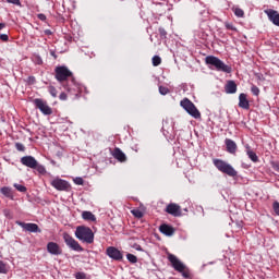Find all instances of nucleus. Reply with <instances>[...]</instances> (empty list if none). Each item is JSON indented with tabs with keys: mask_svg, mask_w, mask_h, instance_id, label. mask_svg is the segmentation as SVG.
Masks as SVG:
<instances>
[{
	"mask_svg": "<svg viewBox=\"0 0 279 279\" xmlns=\"http://www.w3.org/2000/svg\"><path fill=\"white\" fill-rule=\"evenodd\" d=\"M228 154H236V142L231 138L225 140Z\"/></svg>",
	"mask_w": 279,
	"mask_h": 279,
	"instance_id": "19",
	"label": "nucleus"
},
{
	"mask_svg": "<svg viewBox=\"0 0 279 279\" xmlns=\"http://www.w3.org/2000/svg\"><path fill=\"white\" fill-rule=\"evenodd\" d=\"M272 210L275 211V214L279 217V203L275 202L272 204Z\"/></svg>",
	"mask_w": 279,
	"mask_h": 279,
	"instance_id": "38",
	"label": "nucleus"
},
{
	"mask_svg": "<svg viewBox=\"0 0 279 279\" xmlns=\"http://www.w3.org/2000/svg\"><path fill=\"white\" fill-rule=\"evenodd\" d=\"M226 29H230L231 32H236V27L232 23H226L225 24Z\"/></svg>",
	"mask_w": 279,
	"mask_h": 279,
	"instance_id": "36",
	"label": "nucleus"
},
{
	"mask_svg": "<svg viewBox=\"0 0 279 279\" xmlns=\"http://www.w3.org/2000/svg\"><path fill=\"white\" fill-rule=\"evenodd\" d=\"M7 3H12L13 5H21V0H4Z\"/></svg>",
	"mask_w": 279,
	"mask_h": 279,
	"instance_id": "40",
	"label": "nucleus"
},
{
	"mask_svg": "<svg viewBox=\"0 0 279 279\" xmlns=\"http://www.w3.org/2000/svg\"><path fill=\"white\" fill-rule=\"evenodd\" d=\"M0 274H8V268L5 267V264L0 260Z\"/></svg>",
	"mask_w": 279,
	"mask_h": 279,
	"instance_id": "37",
	"label": "nucleus"
},
{
	"mask_svg": "<svg viewBox=\"0 0 279 279\" xmlns=\"http://www.w3.org/2000/svg\"><path fill=\"white\" fill-rule=\"evenodd\" d=\"M5 217H10V210H4Z\"/></svg>",
	"mask_w": 279,
	"mask_h": 279,
	"instance_id": "50",
	"label": "nucleus"
},
{
	"mask_svg": "<svg viewBox=\"0 0 279 279\" xmlns=\"http://www.w3.org/2000/svg\"><path fill=\"white\" fill-rule=\"evenodd\" d=\"M45 34H47L48 36H50V34H51V31H49V29H46V31H45Z\"/></svg>",
	"mask_w": 279,
	"mask_h": 279,
	"instance_id": "51",
	"label": "nucleus"
},
{
	"mask_svg": "<svg viewBox=\"0 0 279 279\" xmlns=\"http://www.w3.org/2000/svg\"><path fill=\"white\" fill-rule=\"evenodd\" d=\"M0 193L4 195V197H12V187L3 186L0 189Z\"/></svg>",
	"mask_w": 279,
	"mask_h": 279,
	"instance_id": "22",
	"label": "nucleus"
},
{
	"mask_svg": "<svg viewBox=\"0 0 279 279\" xmlns=\"http://www.w3.org/2000/svg\"><path fill=\"white\" fill-rule=\"evenodd\" d=\"M47 252H48V254H51V256L62 255V248L60 247V244H58L56 242H49L47 244Z\"/></svg>",
	"mask_w": 279,
	"mask_h": 279,
	"instance_id": "13",
	"label": "nucleus"
},
{
	"mask_svg": "<svg viewBox=\"0 0 279 279\" xmlns=\"http://www.w3.org/2000/svg\"><path fill=\"white\" fill-rule=\"evenodd\" d=\"M0 40H2L3 43H8V40H9L8 34H1Z\"/></svg>",
	"mask_w": 279,
	"mask_h": 279,
	"instance_id": "43",
	"label": "nucleus"
},
{
	"mask_svg": "<svg viewBox=\"0 0 279 279\" xmlns=\"http://www.w3.org/2000/svg\"><path fill=\"white\" fill-rule=\"evenodd\" d=\"M225 90L227 95H234V93H236V83L234 81H228Z\"/></svg>",
	"mask_w": 279,
	"mask_h": 279,
	"instance_id": "21",
	"label": "nucleus"
},
{
	"mask_svg": "<svg viewBox=\"0 0 279 279\" xmlns=\"http://www.w3.org/2000/svg\"><path fill=\"white\" fill-rule=\"evenodd\" d=\"M126 260H129V263H132V265H135V263H138V257H136V255L132 253H128Z\"/></svg>",
	"mask_w": 279,
	"mask_h": 279,
	"instance_id": "26",
	"label": "nucleus"
},
{
	"mask_svg": "<svg viewBox=\"0 0 279 279\" xmlns=\"http://www.w3.org/2000/svg\"><path fill=\"white\" fill-rule=\"evenodd\" d=\"M50 184L56 189V191H65L66 193L71 191V183L64 179L56 178L50 182Z\"/></svg>",
	"mask_w": 279,
	"mask_h": 279,
	"instance_id": "7",
	"label": "nucleus"
},
{
	"mask_svg": "<svg viewBox=\"0 0 279 279\" xmlns=\"http://www.w3.org/2000/svg\"><path fill=\"white\" fill-rule=\"evenodd\" d=\"M65 90L70 93V95H75V97H77V95H80V93H82V86H80V84H77L75 82V78H71V81L69 83H66L65 85H63Z\"/></svg>",
	"mask_w": 279,
	"mask_h": 279,
	"instance_id": "9",
	"label": "nucleus"
},
{
	"mask_svg": "<svg viewBox=\"0 0 279 279\" xmlns=\"http://www.w3.org/2000/svg\"><path fill=\"white\" fill-rule=\"evenodd\" d=\"M16 226H20V228H23V230H26V232H40V228L36 223L32 222H22V221H16Z\"/></svg>",
	"mask_w": 279,
	"mask_h": 279,
	"instance_id": "14",
	"label": "nucleus"
},
{
	"mask_svg": "<svg viewBox=\"0 0 279 279\" xmlns=\"http://www.w3.org/2000/svg\"><path fill=\"white\" fill-rule=\"evenodd\" d=\"M54 73L57 82H66L69 77H73V72H71V70L65 65L57 66L54 69Z\"/></svg>",
	"mask_w": 279,
	"mask_h": 279,
	"instance_id": "6",
	"label": "nucleus"
},
{
	"mask_svg": "<svg viewBox=\"0 0 279 279\" xmlns=\"http://www.w3.org/2000/svg\"><path fill=\"white\" fill-rule=\"evenodd\" d=\"M166 213L168 215H172V217H182V210L180 209V205L175 203H171L167 206Z\"/></svg>",
	"mask_w": 279,
	"mask_h": 279,
	"instance_id": "15",
	"label": "nucleus"
},
{
	"mask_svg": "<svg viewBox=\"0 0 279 279\" xmlns=\"http://www.w3.org/2000/svg\"><path fill=\"white\" fill-rule=\"evenodd\" d=\"M168 260L171 263L174 271L181 274L183 278H191V275L189 274V268L175 255L170 254L168 256Z\"/></svg>",
	"mask_w": 279,
	"mask_h": 279,
	"instance_id": "4",
	"label": "nucleus"
},
{
	"mask_svg": "<svg viewBox=\"0 0 279 279\" xmlns=\"http://www.w3.org/2000/svg\"><path fill=\"white\" fill-rule=\"evenodd\" d=\"M134 247L137 252H143V247H141V245L136 244Z\"/></svg>",
	"mask_w": 279,
	"mask_h": 279,
	"instance_id": "47",
	"label": "nucleus"
},
{
	"mask_svg": "<svg viewBox=\"0 0 279 279\" xmlns=\"http://www.w3.org/2000/svg\"><path fill=\"white\" fill-rule=\"evenodd\" d=\"M75 278L76 279H86V274H84V272H76Z\"/></svg>",
	"mask_w": 279,
	"mask_h": 279,
	"instance_id": "41",
	"label": "nucleus"
},
{
	"mask_svg": "<svg viewBox=\"0 0 279 279\" xmlns=\"http://www.w3.org/2000/svg\"><path fill=\"white\" fill-rule=\"evenodd\" d=\"M75 236L82 243H87L88 245L95 243V233L93 232V229H90L89 227H76Z\"/></svg>",
	"mask_w": 279,
	"mask_h": 279,
	"instance_id": "2",
	"label": "nucleus"
},
{
	"mask_svg": "<svg viewBox=\"0 0 279 279\" xmlns=\"http://www.w3.org/2000/svg\"><path fill=\"white\" fill-rule=\"evenodd\" d=\"M73 181L77 186H82L84 184V179H82V177H76Z\"/></svg>",
	"mask_w": 279,
	"mask_h": 279,
	"instance_id": "34",
	"label": "nucleus"
},
{
	"mask_svg": "<svg viewBox=\"0 0 279 279\" xmlns=\"http://www.w3.org/2000/svg\"><path fill=\"white\" fill-rule=\"evenodd\" d=\"M246 156H248L250 160H252V162H258V155H256V153H254V150H246Z\"/></svg>",
	"mask_w": 279,
	"mask_h": 279,
	"instance_id": "24",
	"label": "nucleus"
},
{
	"mask_svg": "<svg viewBox=\"0 0 279 279\" xmlns=\"http://www.w3.org/2000/svg\"><path fill=\"white\" fill-rule=\"evenodd\" d=\"M132 215L134 216V217H136L137 219H143V211H141L140 209H133L132 210Z\"/></svg>",
	"mask_w": 279,
	"mask_h": 279,
	"instance_id": "32",
	"label": "nucleus"
},
{
	"mask_svg": "<svg viewBox=\"0 0 279 279\" xmlns=\"http://www.w3.org/2000/svg\"><path fill=\"white\" fill-rule=\"evenodd\" d=\"M205 63L211 71H218L221 73H232V66L225 64L223 61H221V59L215 56H207L205 58Z\"/></svg>",
	"mask_w": 279,
	"mask_h": 279,
	"instance_id": "1",
	"label": "nucleus"
},
{
	"mask_svg": "<svg viewBox=\"0 0 279 279\" xmlns=\"http://www.w3.org/2000/svg\"><path fill=\"white\" fill-rule=\"evenodd\" d=\"M162 62V59H160L159 56H154L153 57V65L154 66H160V63Z\"/></svg>",
	"mask_w": 279,
	"mask_h": 279,
	"instance_id": "30",
	"label": "nucleus"
},
{
	"mask_svg": "<svg viewBox=\"0 0 279 279\" xmlns=\"http://www.w3.org/2000/svg\"><path fill=\"white\" fill-rule=\"evenodd\" d=\"M59 98L61 99V101H66V94L65 93H61Z\"/></svg>",
	"mask_w": 279,
	"mask_h": 279,
	"instance_id": "46",
	"label": "nucleus"
},
{
	"mask_svg": "<svg viewBox=\"0 0 279 279\" xmlns=\"http://www.w3.org/2000/svg\"><path fill=\"white\" fill-rule=\"evenodd\" d=\"M159 232H161V234H165V236H173V234L175 233V229H173V227L169 225L163 223L159 227Z\"/></svg>",
	"mask_w": 279,
	"mask_h": 279,
	"instance_id": "17",
	"label": "nucleus"
},
{
	"mask_svg": "<svg viewBox=\"0 0 279 279\" xmlns=\"http://www.w3.org/2000/svg\"><path fill=\"white\" fill-rule=\"evenodd\" d=\"M29 84H36V77L35 76H28Z\"/></svg>",
	"mask_w": 279,
	"mask_h": 279,
	"instance_id": "45",
	"label": "nucleus"
},
{
	"mask_svg": "<svg viewBox=\"0 0 279 279\" xmlns=\"http://www.w3.org/2000/svg\"><path fill=\"white\" fill-rule=\"evenodd\" d=\"M181 108L190 114L193 119H202V112H199V109L191 101L189 98H184L183 100L180 101Z\"/></svg>",
	"mask_w": 279,
	"mask_h": 279,
	"instance_id": "5",
	"label": "nucleus"
},
{
	"mask_svg": "<svg viewBox=\"0 0 279 279\" xmlns=\"http://www.w3.org/2000/svg\"><path fill=\"white\" fill-rule=\"evenodd\" d=\"M37 19H39V21H47V15H45L44 13H39L37 15Z\"/></svg>",
	"mask_w": 279,
	"mask_h": 279,
	"instance_id": "44",
	"label": "nucleus"
},
{
	"mask_svg": "<svg viewBox=\"0 0 279 279\" xmlns=\"http://www.w3.org/2000/svg\"><path fill=\"white\" fill-rule=\"evenodd\" d=\"M239 107L243 110H250V100H247L246 94H240L239 96Z\"/></svg>",
	"mask_w": 279,
	"mask_h": 279,
	"instance_id": "18",
	"label": "nucleus"
},
{
	"mask_svg": "<svg viewBox=\"0 0 279 279\" xmlns=\"http://www.w3.org/2000/svg\"><path fill=\"white\" fill-rule=\"evenodd\" d=\"M32 60L34 64H43V58L40 57V54H33Z\"/></svg>",
	"mask_w": 279,
	"mask_h": 279,
	"instance_id": "28",
	"label": "nucleus"
},
{
	"mask_svg": "<svg viewBox=\"0 0 279 279\" xmlns=\"http://www.w3.org/2000/svg\"><path fill=\"white\" fill-rule=\"evenodd\" d=\"M159 34L161 38H167V31L165 28H159Z\"/></svg>",
	"mask_w": 279,
	"mask_h": 279,
	"instance_id": "42",
	"label": "nucleus"
},
{
	"mask_svg": "<svg viewBox=\"0 0 279 279\" xmlns=\"http://www.w3.org/2000/svg\"><path fill=\"white\" fill-rule=\"evenodd\" d=\"M15 149H17V151H25V145H23L21 143H16Z\"/></svg>",
	"mask_w": 279,
	"mask_h": 279,
	"instance_id": "39",
	"label": "nucleus"
},
{
	"mask_svg": "<svg viewBox=\"0 0 279 279\" xmlns=\"http://www.w3.org/2000/svg\"><path fill=\"white\" fill-rule=\"evenodd\" d=\"M160 95H169V89L162 85L159 86Z\"/></svg>",
	"mask_w": 279,
	"mask_h": 279,
	"instance_id": "35",
	"label": "nucleus"
},
{
	"mask_svg": "<svg viewBox=\"0 0 279 279\" xmlns=\"http://www.w3.org/2000/svg\"><path fill=\"white\" fill-rule=\"evenodd\" d=\"M34 104L36 108H38V110H40V112L45 116L53 114V110L51 109V107H49V105H47V101L40 98H36L34 99Z\"/></svg>",
	"mask_w": 279,
	"mask_h": 279,
	"instance_id": "10",
	"label": "nucleus"
},
{
	"mask_svg": "<svg viewBox=\"0 0 279 279\" xmlns=\"http://www.w3.org/2000/svg\"><path fill=\"white\" fill-rule=\"evenodd\" d=\"M112 156L116 158V160H119V162H125L128 160L125 153H123L120 148H114Z\"/></svg>",
	"mask_w": 279,
	"mask_h": 279,
	"instance_id": "20",
	"label": "nucleus"
},
{
	"mask_svg": "<svg viewBox=\"0 0 279 279\" xmlns=\"http://www.w3.org/2000/svg\"><path fill=\"white\" fill-rule=\"evenodd\" d=\"M14 189H16V191H19L20 193H27V187H25V185H21L19 183H14L13 184Z\"/></svg>",
	"mask_w": 279,
	"mask_h": 279,
	"instance_id": "29",
	"label": "nucleus"
},
{
	"mask_svg": "<svg viewBox=\"0 0 279 279\" xmlns=\"http://www.w3.org/2000/svg\"><path fill=\"white\" fill-rule=\"evenodd\" d=\"M245 150H246V151H252V147L250 146V144H246V145H245Z\"/></svg>",
	"mask_w": 279,
	"mask_h": 279,
	"instance_id": "48",
	"label": "nucleus"
},
{
	"mask_svg": "<svg viewBox=\"0 0 279 279\" xmlns=\"http://www.w3.org/2000/svg\"><path fill=\"white\" fill-rule=\"evenodd\" d=\"M63 240L65 245L70 247V250H73V252H84V248L82 245H80V242L73 239L69 233H63Z\"/></svg>",
	"mask_w": 279,
	"mask_h": 279,
	"instance_id": "8",
	"label": "nucleus"
},
{
	"mask_svg": "<svg viewBox=\"0 0 279 279\" xmlns=\"http://www.w3.org/2000/svg\"><path fill=\"white\" fill-rule=\"evenodd\" d=\"M33 169H35V171L39 172L41 175H45V173H47V169L45 168V166L38 163V161H37L35 168H33Z\"/></svg>",
	"mask_w": 279,
	"mask_h": 279,
	"instance_id": "25",
	"label": "nucleus"
},
{
	"mask_svg": "<svg viewBox=\"0 0 279 279\" xmlns=\"http://www.w3.org/2000/svg\"><path fill=\"white\" fill-rule=\"evenodd\" d=\"M251 92L255 97H258V95H260V89L256 85H252Z\"/></svg>",
	"mask_w": 279,
	"mask_h": 279,
	"instance_id": "31",
	"label": "nucleus"
},
{
	"mask_svg": "<svg viewBox=\"0 0 279 279\" xmlns=\"http://www.w3.org/2000/svg\"><path fill=\"white\" fill-rule=\"evenodd\" d=\"M48 92L51 95V97H58V89H56L53 86H49Z\"/></svg>",
	"mask_w": 279,
	"mask_h": 279,
	"instance_id": "33",
	"label": "nucleus"
},
{
	"mask_svg": "<svg viewBox=\"0 0 279 279\" xmlns=\"http://www.w3.org/2000/svg\"><path fill=\"white\" fill-rule=\"evenodd\" d=\"M213 165L216 167V169H218V171H220V173H225L226 175H229V178H236L239 173L234 170L232 165L222 159H214Z\"/></svg>",
	"mask_w": 279,
	"mask_h": 279,
	"instance_id": "3",
	"label": "nucleus"
},
{
	"mask_svg": "<svg viewBox=\"0 0 279 279\" xmlns=\"http://www.w3.org/2000/svg\"><path fill=\"white\" fill-rule=\"evenodd\" d=\"M82 217L85 219V221H95L96 219L94 214L90 211H83Z\"/></svg>",
	"mask_w": 279,
	"mask_h": 279,
	"instance_id": "23",
	"label": "nucleus"
},
{
	"mask_svg": "<svg viewBox=\"0 0 279 279\" xmlns=\"http://www.w3.org/2000/svg\"><path fill=\"white\" fill-rule=\"evenodd\" d=\"M5 27V23H0V31Z\"/></svg>",
	"mask_w": 279,
	"mask_h": 279,
	"instance_id": "49",
	"label": "nucleus"
},
{
	"mask_svg": "<svg viewBox=\"0 0 279 279\" xmlns=\"http://www.w3.org/2000/svg\"><path fill=\"white\" fill-rule=\"evenodd\" d=\"M106 254L109 258H112V260H123V253L114 246L107 247Z\"/></svg>",
	"mask_w": 279,
	"mask_h": 279,
	"instance_id": "11",
	"label": "nucleus"
},
{
	"mask_svg": "<svg viewBox=\"0 0 279 279\" xmlns=\"http://www.w3.org/2000/svg\"><path fill=\"white\" fill-rule=\"evenodd\" d=\"M265 14H267L268 20L270 23L275 24L277 27H279V13L276 10H266Z\"/></svg>",
	"mask_w": 279,
	"mask_h": 279,
	"instance_id": "16",
	"label": "nucleus"
},
{
	"mask_svg": "<svg viewBox=\"0 0 279 279\" xmlns=\"http://www.w3.org/2000/svg\"><path fill=\"white\" fill-rule=\"evenodd\" d=\"M233 12L238 19H243L245 16V12L241 8H234Z\"/></svg>",
	"mask_w": 279,
	"mask_h": 279,
	"instance_id": "27",
	"label": "nucleus"
},
{
	"mask_svg": "<svg viewBox=\"0 0 279 279\" xmlns=\"http://www.w3.org/2000/svg\"><path fill=\"white\" fill-rule=\"evenodd\" d=\"M21 165L28 167V169H35L38 160L32 155L24 156L20 159Z\"/></svg>",
	"mask_w": 279,
	"mask_h": 279,
	"instance_id": "12",
	"label": "nucleus"
}]
</instances>
